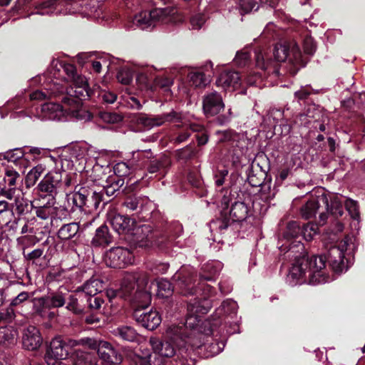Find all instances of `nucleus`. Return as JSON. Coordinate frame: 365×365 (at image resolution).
Here are the masks:
<instances>
[{
  "label": "nucleus",
  "mask_w": 365,
  "mask_h": 365,
  "mask_svg": "<svg viewBox=\"0 0 365 365\" xmlns=\"http://www.w3.org/2000/svg\"><path fill=\"white\" fill-rule=\"evenodd\" d=\"M354 245L351 238L346 237L338 245H331L327 256L302 255L296 257L287 275V282L291 286L307 283L312 285L324 284L333 280L328 273L326 263L336 274L346 271L344 258L352 253Z\"/></svg>",
  "instance_id": "nucleus-1"
},
{
  "label": "nucleus",
  "mask_w": 365,
  "mask_h": 365,
  "mask_svg": "<svg viewBox=\"0 0 365 365\" xmlns=\"http://www.w3.org/2000/svg\"><path fill=\"white\" fill-rule=\"evenodd\" d=\"M31 83L41 85L39 89L33 91V98H43L47 95L56 96L64 91L73 97L72 101L78 106L79 99L86 100L90 96L86 77L78 75L73 65L57 59L52 61L46 74L33 78Z\"/></svg>",
  "instance_id": "nucleus-2"
},
{
  "label": "nucleus",
  "mask_w": 365,
  "mask_h": 365,
  "mask_svg": "<svg viewBox=\"0 0 365 365\" xmlns=\"http://www.w3.org/2000/svg\"><path fill=\"white\" fill-rule=\"evenodd\" d=\"M195 304L190 303L187 305V313L185 324H172L168 327L165 331V341H162L156 337H150L149 343L154 352L163 358L174 356L177 351L182 358L189 356V327H194L200 322L201 314H205L210 310V304L205 301L203 304L199 305L196 309Z\"/></svg>",
  "instance_id": "nucleus-3"
},
{
  "label": "nucleus",
  "mask_w": 365,
  "mask_h": 365,
  "mask_svg": "<svg viewBox=\"0 0 365 365\" xmlns=\"http://www.w3.org/2000/svg\"><path fill=\"white\" fill-rule=\"evenodd\" d=\"M256 66L262 69V73L250 74L247 76L246 81L249 85L259 86L262 78L266 73L278 76L279 74V63L288 61L295 68L294 73L307 63V59L302 54L299 48V41L294 39L283 41L277 43L271 56L264 49H259L255 51Z\"/></svg>",
  "instance_id": "nucleus-4"
},
{
  "label": "nucleus",
  "mask_w": 365,
  "mask_h": 365,
  "mask_svg": "<svg viewBox=\"0 0 365 365\" xmlns=\"http://www.w3.org/2000/svg\"><path fill=\"white\" fill-rule=\"evenodd\" d=\"M29 94L30 101H42L47 98H56L61 101L63 105L55 103H46L41 106V115L43 120H84L87 121L91 119V114L88 110L82 108L83 99H79L78 105L73 102V97L67 95V93L63 91L59 95H47L43 98H33Z\"/></svg>",
  "instance_id": "nucleus-5"
},
{
  "label": "nucleus",
  "mask_w": 365,
  "mask_h": 365,
  "mask_svg": "<svg viewBox=\"0 0 365 365\" xmlns=\"http://www.w3.org/2000/svg\"><path fill=\"white\" fill-rule=\"evenodd\" d=\"M109 298L120 297L140 307H146L151 301L149 282L147 274L143 272L129 273L123 277L120 287L108 292Z\"/></svg>",
  "instance_id": "nucleus-6"
},
{
  "label": "nucleus",
  "mask_w": 365,
  "mask_h": 365,
  "mask_svg": "<svg viewBox=\"0 0 365 365\" xmlns=\"http://www.w3.org/2000/svg\"><path fill=\"white\" fill-rule=\"evenodd\" d=\"M78 147H73L71 150L70 159L66 154L61 156H48L46 158L47 163L53 165V170L49 172L38 184V190L42 192L48 193L51 201H54V196L61 192V180H62V170L73 166L74 163L83 158L79 152Z\"/></svg>",
  "instance_id": "nucleus-7"
},
{
  "label": "nucleus",
  "mask_w": 365,
  "mask_h": 365,
  "mask_svg": "<svg viewBox=\"0 0 365 365\" xmlns=\"http://www.w3.org/2000/svg\"><path fill=\"white\" fill-rule=\"evenodd\" d=\"M204 314H201L200 317V322L194 327H189V336H187L189 339V348L190 351L195 349H204L205 351V357H212L220 354L225 348V341L222 339L219 341V338H225L228 334H232L235 333V330L215 329L216 331L214 334L210 332V327H205L204 323V334H199L196 331V328L199 326L201 318Z\"/></svg>",
  "instance_id": "nucleus-8"
},
{
  "label": "nucleus",
  "mask_w": 365,
  "mask_h": 365,
  "mask_svg": "<svg viewBox=\"0 0 365 365\" xmlns=\"http://www.w3.org/2000/svg\"><path fill=\"white\" fill-rule=\"evenodd\" d=\"M195 270L190 266H182L172 277L173 285L170 281L162 278L157 282L159 297L167 298L172 295L174 289L185 297L197 295L199 289L194 284Z\"/></svg>",
  "instance_id": "nucleus-9"
},
{
  "label": "nucleus",
  "mask_w": 365,
  "mask_h": 365,
  "mask_svg": "<svg viewBox=\"0 0 365 365\" xmlns=\"http://www.w3.org/2000/svg\"><path fill=\"white\" fill-rule=\"evenodd\" d=\"M86 0H46L34 6L35 11L31 12L26 17H29L34 14L38 15H58V14H72L81 13L83 9V5Z\"/></svg>",
  "instance_id": "nucleus-10"
},
{
  "label": "nucleus",
  "mask_w": 365,
  "mask_h": 365,
  "mask_svg": "<svg viewBox=\"0 0 365 365\" xmlns=\"http://www.w3.org/2000/svg\"><path fill=\"white\" fill-rule=\"evenodd\" d=\"M237 304L232 299H226L222 302L221 305L215 310L212 319L206 321L205 327H210V332L213 334L216 331L215 329H224L235 330L237 327Z\"/></svg>",
  "instance_id": "nucleus-11"
},
{
  "label": "nucleus",
  "mask_w": 365,
  "mask_h": 365,
  "mask_svg": "<svg viewBox=\"0 0 365 365\" xmlns=\"http://www.w3.org/2000/svg\"><path fill=\"white\" fill-rule=\"evenodd\" d=\"M249 210L248 206L244 202H235L232 205L229 216L227 212L224 211L220 217L211 221L210 224L211 231L223 234L229 229L234 230V223L245 220L248 216Z\"/></svg>",
  "instance_id": "nucleus-12"
},
{
  "label": "nucleus",
  "mask_w": 365,
  "mask_h": 365,
  "mask_svg": "<svg viewBox=\"0 0 365 365\" xmlns=\"http://www.w3.org/2000/svg\"><path fill=\"white\" fill-rule=\"evenodd\" d=\"M174 13V10L169 7L155 8L150 11H141L134 16L130 26V28L138 27L142 30L150 29L155 26L158 23L169 22L170 16Z\"/></svg>",
  "instance_id": "nucleus-13"
},
{
  "label": "nucleus",
  "mask_w": 365,
  "mask_h": 365,
  "mask_svg": "<svg viewBox=\"0 0 365 365\" xmlns=\"http://www.w3.org/2000/svg\"><path fill=\"white\" fill-rule=\"evenodd\" d=\"M180 119L176 110H172L156 115L138 113L130 117V123L138 126V130H150L155 126H160L168 121H178Z\"/></svg>",
  "instance_id": "nucleus-14"
},
{
  "label": "nucleus",
  "mask_w": 365,
  "mask_h": 365,
  "mask_svg": "<svg viewBox=\"0 0 365 365\" xmlns=\"http://www.w3.org/2000/svg\"><path fill=\"white\" fill-rule=\"evenodd\" d=\"M222 267V265L220 262H208L203 265L202 270L205 274H200V282H199V284H201L202 286H203V287L202 288V294L203 295V297L200 299L198 297V295H195L196 297L193 299H191L187 303V305L190 303L195 304V307L196 309L199 305L203 304L205 301H207L210 304V308L211 307L210 302L207 299V297H209L211 295L212 292V288L209 285L204 286L203 282L214 280L215 278V276L219 274L220 271L221 270ZM199 289V292L201 291V289ZM198 293H200V292H198Z\"/></svg>",
  "instance_id": "nucleus-15"
},
{
  "label": "nucleus",
  "mask_w": 365,
  "mask_h": 365,
  "mask_svg": "<svg viewBox=\"0 0 365 365\" xmlns=\"http://www.w3.org/2000/svg\"><path fill=\"white\" fill-rule=\"evenodd\" d=\"M301 226L297 222L292 221L287 225L282 236L279 239L278 246L281 252H295L302 250L301 242Z\"/></svg>",
  "instance_id": "nucleus-16"
},
{
  "label": "nucleus",
  "mask_w": 365,
  "mask_h": 365,
  "mask_svg": "<svg viewBox=\"0 0 365 365\" xmlns=\"http://www.w3.org/2000/svg\"><path fill=\"white\" fill-rule=\"evenodd\" d=\"M343 204L350 217L353 220L359 221L360 215L357 202L349 198L346 199L341 195L330 196V217L334 219L341 217L344 213Z\"/></svg>",
  "instance_id": "nucleus-17"
},
{
  "label": "nucleus",
  "mask_w": 365,
  "mask_h": 365,
  "mask_svg": "<svg viewBox=\"0 0 365 365\" xmlns=\"http://www.w3.org/2000/svg\"><path fill=\"white\" fill-rule=\"evenodd\" d=\"M215 135L218 143H227L229 153L232 155V163H237L243 153V141L241 140L240 135L232 130H217Z\"/></svg>",
  "instance_id": "nucleus-18"
},
{
  "label": "nucleus",
  "mask_w": 365,
  "mask_h": 365,
  "mask_svg": "<svg viewBox=\"0 0 365 365\" xmlns=\"http://www.w3.org/2000/svg\"><path fill=\"white\" fill-rule=\"evenodd\" d=\"M177 113L179 114L180 117L179 120L167 122L174 123L178 129L172 139V141L175 144H180L185 142L190 138L192 133L203 130L202 125L190 122L182 113L177 111Z\"/></svg>",
  "instance_id": "nucleus-19"
},
{
  "label": "nucleus",
  "mask_w": 365,
  "mask_h": 365,
  "mask_svg": "<svg viewBox=\"0 0 365 365\" xmlns=\"http://www.w3.org/2000/svg\"><path fill=\"white\" fill-rule=\"evenodd\" d=\"M22 178L13 168H6L4 177L0 181V195L9 200H13V197L21 190L19 189Z\"/></svg>",
  "instance_id": "nucleus-20"
},
{
  "label": "nucleus",
  "mask_w": 365,
  "mask_h": 365,
  "mask_svg": "<svg viewBox=\"0 0 365 365\" xmlns=\"http://www.w3.org/2000/svg\"><path fill=\"white\" fill-rule=\"evenodd\" d=\"M134 256L129 250L120 247H113L108 250L105 256L107 266L116 269H122L132 264Z\"/></svg>",
  "instance_id": "nucleus-21"
},
{
  "label": "nucleus",
  "mask_w": 365,
  "mask_h": 365,
  "mask_svg": "<svg viewBox=\"0 0 365 365\" xmlns=\"http://www.w3.org/2000/svg\"><path fill=\"white\" fill-rule=\"evenodd\" d=\"M107 221L114 231L119 235H134V230L136 227L135 219L128 215L110 212L107 215Z\"/></svg>",
  "instance_id": "nucleus-22"
},
{
  "label": "nucleus",
  "mask_w": 365,
  "mask_h": 365,
  "mask_svg": "<svg viewBox=\"0 0 365 365\" xmlns=\"http://www.w3.org/2000/svg\"><path fill=\"white\" fill-rule=\"evenodd\" d=\"M224 108L225 104L222 98L217 91L209 92L203 96L202 109L207 117L215 116Z\"/></svg>",
  "instance_id": "nucleus-23"
},
{
  "label": "nucleus",
  "mask_w": 365,
  "mask_h": 365,
  "mask_svg": "<svg viewBox=\"0 0 365 365\" xmlns=\"http://www.w3.org/2000/svg\"><path fill=\"white\" fill-rule=\"evenodd\" d=\"M322 204L330 215V196L328 197L326 195H322L317 199L312 198L302 206L300 209L302 217L304 219L314 217Z\"/></svg>",
  "instance_id": "nucleus-24"
},
{
  "label": "nucleus",
  "mask_w": 365,
  "mask_h": 365,
  "mask_svg": "<svg viewBox=\"0 0 365 365\" xmlns=\"http://www.w3.org/2000/svg\"><path fill=\"white\" fill-rule=\"evenodd\" d=\"M135 321L148 330H153L161 323V317L155 310L145 312L142 309H136L133 312Z\"/></svg>",
  "instance_id": "nucleus-25"
},
{
  "label": "nucleus",
  "mask_w": 365,
  "mask_h": 365,
  "mask_svg": "<svg viewBox=\"0 0 365 365\" xmlns=\"http://www.w3.org/2000/svg\"><path fill=\"white\" fill-rule=\"evenodd\" d=\"M67 347L60 336L55 337L51 341L45 354L47 364L63 359L68 356Z\"/></svg>",
  "instance_id": "nucleus-26"
},
{
  "label": "nucleus",
  "mask_w": 365,
  "mask_h": 365,
  "mask_svg": "<svg viewBox=\"0 0 365 365\" xmlns=\"http://www.w3.org/2000/svg\"><path fill=\"white\" fill-rule=\"evenodd\" d=\"M66 293L63 290H58L46 297H41L38 300L39 307H37L36 312L42 315L43 308H58L62 307L66 302Z\"/></svg>",
  "instance_id": "nucleus-27"
},
{
  "label": "nucleus",
  "mask_w": 365,
  "mask_h": 365,
  "mask_svg": "<svg viewBox=\"0 0 365 365\" xmlns=\"http://www.w3.org/2000/svg\"><path fill=\"white\" fill-rule=\"evenodd\" d=\"M86 343L92 349H96L98 356L103 361L113 363V358L116 356V351L110 343L91 338L86 339Z\"/></svg>",
  "instance_id": "nucleus-28"
},
{
  "label": "nucleus",
  "mask_w": 365,
  "mask_h": 365,
  "mask_svg": "<svg viewBox=\"0 0 365 365\" xmlns=\"http://www.w3.org/2000/svg\"><path fill=\"white\" fill-rule=\"evenodd\" d=\"M91 193V188L79 185L75 186L73 192L67 195L68 202L72 203L71 210L74 212L78 210L81 212L85 211L86 200L88 195Z\"/></svg>",
  "instance_id": "nucleus-29"
},
{
  "label": "nucleus",
  "mask_w": 365,
  "mask_h": 365,
  "mask_svg": "<svg viewBox=\"0 0 365 365\" xmlns=\"http://www.w3.org/2000/svg\"><path fill=\"white\" fill-rule=\"evenodd\" d=\"M94 221V217L83 221L82 219L78 222H71L61 227L57 232V236L61 240H68L75 237L79 231L80 226L87 227Z\"/></svg>",
  "instance_id": "nucleus-30"
},
{
  "label": "nucleus",
  "mask_w": 365,
  "mask_h": 365,
  "mask_svg": "<svg viewBox=\"0 0 365 365\" xmlns=\"http://www.w3.org/2000/svg\"><path fill=\"white\" fill-rule=\"evenodd\" d=\"M216 84L225 90H235L241 84V78L236 71L230 70L224 71L217 78Z\"/></svg>",
  "instance_id": "nucleus-31"
},
{
  "label": "nucleus",
  "mask_w": 365,
  "mask_h": 365,
  "mask_svg": "<svg viewBox=\"0 0 365 365\" xmlns=\"http://www.w3.org/2000/svg\"><path fill=\"white\" fill-rule=\"evenodd\" d=\"M42 337L39 330L34 326H29L24 332L23 346L28 350H36L42 344Z\"/></svg>",
  "instance_id": "nucleus-32"
},
{
  "label": "nucleus",
  "mask_w": 365,
  "mask_h": 365,
  "mask_svg": "<svg viewBox=\"0 0 365 365\" xmlns=\"http://www.w3.org/2000/svg\"><path fill=\"white\" fill-rule=\"evenodd\" d=\"M170 165V158L167 155H162L150 161L148 171L150 174H154L155 177L163 178L167 174Z\"/></svg>",
  "instance_id": "nucleus-33"
},
{
  "label": "nucleus",
  "mask_w": 365,
  "mask_h": 365,
  "mask_svg": "<svg viewBox=\"0 0 365 365\" xmlns=\"http://www.w3.org/2000/svg\"><path fill=\"white\" fill-rule=\"evenodd\" d=\"M181 226L179 224L169 225L157 239V244L162 247H168L179 236Z\"/></svg>",
  "instance_id": "nucleus-34"
},
{
  "label": "nucleus",
  "mask_w": 365,
  "mask_h": 365,
  "mask_svg": "<svg viewBox=\"0 0 365 365\" xmlns=\"http://www.w3.org/2000/svg\"><path fill=\"white\" fill-rule=\"evenodd\" d=\"M113 242V236L107 225H103L96 229L91 244L94 247H106Z\"/></svg>",
  "instance_id": "nucleus-35"
},
{
  "label": "nucleus",
  "mask_w": 365,
  "mask_h": 365,
  "mask_svg": "<svg viewBox=\"0 0 365 365\" xmlns=\"http://www.w3.org/2000/svg\"><path fill=\"white\" fill-rule=\"evenodd\" d=\"M106 201L104 195L101 192H96L91 189V193L88 195L86 200L85 211L84 214L86 215L87 217L91 219L93 217L90 216V213L93 210H97L101 202Z\"/></svg>",
  "instance_id": "nucleus-36"
},
{
  "label": "nucleus",
  "mask_w": 365,
  "mask_h": 365,
  "mask_svg": "<svg viewBox=\"0 0 365 365\" xmlns=\"http://www.w3.org/2000/svg\"><path fill=\"white\" fill-rule=\"evenodd\" d=\"M155 68L153 66H146L142 68L137 74L136 81L141 88H148L150 83L155 81Z\"/></svg>",
  "instance_id": "nucleus-37"
},
{
  "label": "nucleus",
  "mask_w": 365,
  "mask_h": 365,
  "mask_svg": "<svg viewBox=\"0 0 365 365\" xmlns=\"http://www.w3.org/2000/svg\"><path fill=\"white\" fill-rule=\"evenodd\" d=\"M148 202V198L145 196H129L128 197L123 206L126 209V211L130 212H140L143 206Z\"/></svg>",
  "instance_id": "nucleus-38"
},
{
  "label": "nucleus",
  "mask_w": 365,
  "mask_h": 365,
  "mask_svg": "<svg viewBox=\"0 0 365 365\" xmlns=\"http://www.w3.org/2000/svg\"><path fill=\"white\" fill-rule=\"evenodd\" d=\"M14 202L11 204L13 215L16 212L19 215L27 213L29 210L30 202L24 197L22 191L13 197Z\"/></svg>",
  "instance_id": "nucleus-39"
},
{
  "label": "nucleus",
  "mask_w": 365,
  "mask_h": 365,
  "mask_svg": "<svg viewBox=\"0 0 365 365\" xmlns=\"http://www.w3.org/2000/svg\"><path fill=\"white\" fill-rule=\"evenodd\" d=\"M124 184V179L109 177L106 185L103 186L101 192H103L108 197H115L120 192V188Z\"/></svg>",
  "instance_id": "nucleus-40"
},
{
  "label": "nucleus",
  "mask_w": 365,
  "mask_h": 365,
  "mask_svg": "<svg viewBox=\"0 0 365 365\" xmlns=\"http://www.w3.org/2000/svg\"><path fill=\"white\" fill-rule=\"evenodd\" d=\"M89 94L90 96H88L86 99L89 98H96L99 102L108 104L113 103L117 99V96L115 93L100 88H97L93 91H91L89 89Z\"/></svg>",
  "instance_id": "nucleus-41"
},
{
  "label": "nucleus",
  "mask_w": 365,
  "mask_h": 365,
  "mask_svg": "<svg viewBox=\"0 0 365 365\" xmlns=\"http://www.w3.org/2000/svg\"><path fill=\"white\" fill-rule=\"evenodd\" d=\"M73 365H98L96 357L88 352L78 350L73 356Z\"/></svg>",
  "instance_id": "nucleus-42"
},
{
  "label": "nucleus",
  "mask_w": 365,
  "mask_h": 365,
  "mask_svg": "<svg viewBox=\"0 0 365 365\" xmlns=\"http://www.w3.org/2000/svg\"><path fill=\"white\" fill-rule=\"evenodd\" d=\"M210 75H207L200 70L191 71L188 75L190 85L195 87H205L210 81Z\"/></svg>",
  "instance_id": "nucleus-43"
},
{
  "label": "nucleus",
  "mask_w": 365,
  "mask_h": 365,
  "mask_svg": "<svg viewBox=\"0 0 365 365\" xmlns=\"http://www.w3.org/2000/svg\"><path fill=\"white\" fill-rule=\"evenodd\" d=\"M114 333L115 336L130 342L135 341L138 337L137 331L130 326H120L114 330Z\"/></svg>",
  "instance_id": "nucleus-44"
},
{
  "label": "nucleus",
  "mask_w": 365,
  "mask_h": 365,
  "mask_svg": "<svg viewBox=\"0 0 365 365\" xmlns=\"http://www.w3.org/2000/svg\"><path fill=\"white\" fill-rule=\"evenodd\" d=\"M103 282L98 279H91L83 285V292L88 296H95L103 289Z\"/></svg>",
  "instance_id": "nucleus-45"
},
{
  "label": "nucleus",
  "mask_w": 365,
  "mask_h": 365,
  "mask_svg": "<svg viewBox=\"0 0 365 365\" xmlns=\"http://www.w3.org/2000/svg\"><path fill=\"white\" fill-rule=\"evenodd\" d=\"M196 154V150L191 145H187L183 148L175 151V158L180 163H185L192 160Z\"/></svg>",
  "instance_id": "nucleus-46"
},
{
  "label": "nucleus",
  "mask_w": 365,
  "mask_h": 365,
  "mask_svg": "<svg viewBox=\"0 0 365 365\" xmlns=\"http://www.w3.org/2000/svg\"><path fill=\"white\" fill-rule=\"evenodd\" d=\"M53 202L54 201H51L49 199L46 205L36 207V216L42 220H47L51 217L55 211V208L53 207Z\"/></svg>",
  "instance_id": "nucleus-47"
},
{
  "label": "nucleus",
  "mask_w": 365,
  "mask_h": 365,
  "mask_svg": "<svg viewBox=\"0 0 365 365\" xmlns=\"http://www.w3.org/2000/svg\"><path fill=\"white\" fill-rule=\"evenodd\" d=\"M83 9H86V11H82V15L84 16L99 17V4L96 0H86L83 5Z\"/></svg>",
  "instance_id": "nucleus-48"
},
{
  "label": "nucleus",
  "mask_w": 365,
  "mask_h": 365,
  "mask_svg": "<svg viewBox=\"0 0 365 365\" xmlns=\"http://www.w3.org/2000/svg\"><path fill=\"white\" fill-rule=\"evenodd\" d=\"M318 232V225L313 222H308L301 226V237L306 241H310Z\"/></svg>",
  "instance_id": "nucleus-49"
},
{
  "label": "nucleus",
  "mask_w": 365,
  "mask_h": 365,
  "mask_svg": "<svg viewBox=\"0 0 365 365\" xmlns=\"http://www.w3.org/2000/svg\"><path fill=\"white\" fill-rule=\"evenodd\" d=\"M133 171V168L127 163L119 162L113 166V173L115 175L114 178H123L128 176Z\"/></svg>",
  "instance_id": "nucleus-50"
},
{
  "label": "nucleus",
  "mask_w": 365,
  "mask_h": 365,
  "mask_svg": "<svg viewBox=\"0 0 365 365\" xmlns=\"http://www.w3.org/2000/svg\"><path fill=\"white\" fill-rule=\"evenodd\" d=\"M66 309L76 314H79L83 312L82 307L78 302V299L68 292L66 293Z\"/></svg>",
  "instance_id": "nucleus-51"
},
{
  "label": "nucleus",
  "mask_w": 365,
  "mask_h": 365,
  "mask_svg": "<svg viewBox=\"0 0 365 365\" xmlns=\"http://www.w3.org/2000/svg\"><path fill=\"white\" fill-rule=\"evenodd\" d=\"M143 365H165V359L154 352L153 354H147L141 357Z\"/></svg>",
  "instance_id": "nucleus-52"
},
{
  "label": "nucleus",
  "mask_w": 365,
  "mask_h": 365,
  "mask_svg": "<svg viewBox=\"0 0 365 365\" xmlns=\"http://www.w3.org/2000/svg\"><path fill=\"white\" fill-rule=\"evenodd\" d=\"M154 83L155 86L164 90L166 97L171 96V91L170 87L173 85V83L172 79L165 76H155Z\"/></svg>",
  "instance_id": "nucleus-53"
},
{
  "label": "nucleus",
  "mask_w": 365,
  "mask_h": 365,
  "mask_svg": "<svg viewBox=\"0 0 365 365\" xmlns=\"http://www.w3.org/2000/svg\"><path fill=\"white\" fill-rule=\"evenodd\" d=\"M237 9H239L241 14H247L252 11L256 3L252 0H232Z\"/></svg>",
  "instance_id": "nucleus-54"
},
{
  "label": "nucleus",
  "mask_w": 365,
  "mask_h": 365,
  "mask_svg": "<svg viewBox=\"0 0 365 365\" xmlns=\"http://www.w3.org/2000/svg\"><path fill=\"white\" fill-rule=\"evenodd\" d=\"M98 116L102 121L110 124L118 123L123 120V117L116 113L101 111L99 112Z\"/></svg>",
  "instance_id": "nucleus-55"
},
{
  "label": "nucleus",
  "mask_w": 365,
  "mask_h": 365,
  "mask_svg": "<svg viewBox=\"0 0 365 365\" xmlns=\"http://www.w3.org/2000/svg\"><path fill=\"white\" fill-rule=\"evenodd\" d=\"M304 113H306L308 118L312 120V124H315L316 123H318V121H320L321 118L322 117L320 108L314 104L307 106Z\"/></svg>",
  "instance_id": "nucleus-56"
},
{
  "label": "nucleus",
  "mask_w": 365,
  "mask_h": 365,
  "mask_svg": "<svg viewBox=\"0 0 365 365\" xmlns=\"http://www.w3.org/2000/svg\"><path fill=\"white\" fill-rule=\"evenodd\" d=\"M24 155V152L21 148H15L6 151L4 154V158L9 162L16 163L20 160Z\"/></svg>",
  "instance_id": "nucleus-57"
},
{
  "label": "nucleus",
  "mask_w": 365,
  "mask_h": 365,
  "mask_svg": "<svg viewBox=\"0 0 365 365\" xmlns=\"http://www.w3.org/2000/svg\"><path fill=\"white\" fill-rule=\"evenodd\" d=\"M300 43L302 44L304 54L312 55L314 53L315 45L314 41L307 34L300 41Z\"/></svg>",
  "instance_id": "nucleus-58"
},
{
  "label": "nucleus",
  "mask_w": 365,
  "mask_h": 365,
  "mask_svg": "<svg viewBox=\"0 0 365 365\" xmlns=\"http://www.w3.org/2000/svg\"><path fill=\"white\" fill-rule=\"evenodd\" d=\"M61 182V192H65L66 195H69L68 192H71L72 188L76 186L73 177L67 174L64 178L62 177Z\"/></svg>",
  "instance_id": "nucleus-59"
},
{
  "label": "nucleus",
  "mask_w": 365,
  "mask_h": 365,
  "mask_svg": "<svg viewBox=\"0 0 365 365\" xmlns=\"http://www.w3.org/2000/svg\"><path fill=\"white\" fill-rule=\"evenodd\" d=\"M206 21V16L204 14L197 13L190 18V25L192 29H200Z\"/></svg>",
  "instance_id": "nucleus-60"
},
{
  "label": "nucleus",
  "mask_w": 365,
  "mask_h": 365,
  "mask_svg": "<svg viewBox=\"0 0 365 365\" xmlns=\"http://www.w3.org/2000/svg\"><path fill=\"white\" fill-rule=\"evenodd\" d=\"M250 60V53L247 50L238 51L235 58V63L238 66H245Z\"/></svg>",
  "instance_id": "nucleus-61"
},
{
  "label": "nucleus",
  "mask_w": 365,
  "mask_h": 365,
  "mask_svg": "<svg viewBox=\"0 0 365 365\" xmlns=\"http://www.w3.org/2000/svg\"><path fill=\"white\" fill-rule=\"evenodd\" d=\"M15 317V313L13 307H9L5 309L0 311V323L11 322Z\"/></svg>",
  "instance_id": "nucleus-62"
},
{
  "label": "nucleus",
  "mask_w": 365,
  "mask_h": 365,
  "mask_svg": "<svg viewBox=\"0 0 365 365\" xmlns=\"http://www.w3.org/2000/svg\"><path fill=\"white\" fill-rule=\"evenodd\" d=\"M294 123L299 126H304L309 128L312 124V120L308 118L306 113H300L297 114L293 120Z\"/></svg>",
  "instance_id": "nucleus-63"
},
{
  "label": "nucleus",
  "mask_w": 365,
  "mask_h": 365,
  "mask_svg": "<svg viewBox=\"0 0 365 365\" xmlns=\"http://www.w3.org/2000/svg\"><path fill=\"white\" fill-rule=\"evenodd\" d=\"M45 170V166L40 164L33 168L28 174V178L36 181Z\"/></svg>",
  "instance_id": "nucleus-64"
}]
</instances>
